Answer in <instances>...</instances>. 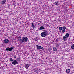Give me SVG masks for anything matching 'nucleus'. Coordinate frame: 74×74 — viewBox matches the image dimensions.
Wrapping results in <instances>:
<instances>
[{"mask_svg": "<svg viewBox=\"0 0 74 74\" xmlns=\"http://www.w3.org/2000/svg\"><path fill=\"white\" fill-rule=\"evenodd\" d=\"M4 42L5 44H8L9 42V40L6 39L4 40Z\"/></svg>", "mask_w": 74, "mask_h": 74, "instance_id": "9", "label": "nucleus"}, {"mask_svg": "<svg viewBox=\"0 0 74 74\" xmlns=\"http://www.w3.org/2000/svg\"><path fill=\"white\" fill-rule=\"evenodd\" d=\"M38 40V39H37V38H35V41H37Z\"/></svg>", "mask_w": 74, "mask_h": 74, "instance_id": "22", "label": "nucleus"}, {"mask_svg": "<svg viewBox=\"0 0 74 74\" xmlns=\"http://www.w3.org/2000/svg\"><path fill=\"white\" fill-rule=\"evenodd\" d=\"M29 66H30V65L29 64H26L25 65V67L26 69H28V68Z\"/></svg>", "mask_w": 74, "mask_h": 74, "instance_id": "10", "label": "nucleus"}, {"mask_svg": "<svg viewBox=\"0 0 74 74\" xmlns=\"http://www.w3.org/2000/svg\"><path fill=\"white\" fill-rule=\"evenodd\" d=\"M66 72L67 73H69L70 72V69H68L66 70Z\"/></svg>", "mask_w": 74, "mask_h": 74, "instance_id": "13", "label": "nucleus"}, {"mask_svg": "<svg viewBox=\"0 0 74 74\" xmlns=\"http://www.w3.org/2000/svg\"><path fill=\"white\" fill-rule=\"evenodd\" d=\"M36 46L37 47V48L38 49H42V50H44V48L43 47L41 46H39L38 45H36Z\"/></svg>", "mask_w": 74, "mask_h": 74, "instance_id": "5", "label": "nucleus"}, {"mask_svg": "<svg viewBox=\"0 0 74 74\" xmlns=\"http://www.w3.org/2000/svg\"><path fill=\"white\" fill-rule=\"evenodd\" d=\"M0 2L2 4H5L6 3V0H2Z\"/></svg>", "mask_w": 74, "mask_h": 74, "instance_id": "7", "label": "nucleus"}, {"mask_svg": "<svg viewBox=\"0 0 74 74\" xmlns=\"http://www.w3.org/2000/svg\"><path fill=\"white\" fill-rule=\"evenodd\" d=\"M10 60L11 62H13L14 61V60H13V59L11 58H10Z\"/></svg>", "mask_w": 74, "mask_h": 74, "instance_id": "20", "label": "nucleus"}, {"mask_svg": "<svg viewBox=\"0 0 74 74\" xmlns=\"http://www.w3.org/2000/svg\"><path fill=\"white\" fill-rule=\"evenodd\" d=\"M19 41L21 43H22V42H24V41H23V40L22 39H19Z\"/></svg>", "mask_w": 74, "mask_h": 74, "instance_id": "12", "label": "nucleus"}, {"mask_svg": "<svg viewBox=\"0 0 74 74\" xmlns=\"http://www.w3.org/2000/svg\"><path fill=\"white\" fill-rule=\"evenodd\" d=\"M23 40L24 42H25L27 41V40H28V38L26 37H23Z\"/></svg>", "mask_w": 74, "mask_h": 74, "instance_id": "4", "label": "nucleus"}, {"mask_svg": "<svg viewBox=\"0 0 74 74\" xmlns=\"http://www.w3.org/2000/svg\"><path fill=\"white\" fill-rule=\"evenodd\" d=\"M32 26H34V24H33V23H32Z\"/></svg>", "mask_w": 74, "mask_h": 74, "instance_id": "25", "label": "nucleus"}, {"mask_svg": "<svg viewBox=\"0 0 74 74\" xmlns=\"http://www.w3.org/2000/svg\"><path fill=\"white\" fill-rule=\"evenodd\" d=\"M55 5H57V6H58V5H59V2H55L54 3Z\"/></svg>", "mask_w": 74, "mask_h": 74, "instance_id": "14", "label": "nucleus"}, {"mask_svg": "<svg viewBox=\"0 0 74 74\" xmlns=\"http://www.w3.org/2000/svg\"><path fill=\"white\" fill-rule=\"evenodd\" d=\"M44 29V26H42L40 27V28L39 29V30H43V29Z\"/></svg>", "mask_w": 74, "mask_h": 74, "instance_id": "11", "label": "nucleus"}, {"mask_svg": "<svg viewBox=\"0 0 74 74\" xmlns=\"http://www.w3.org/2000/svg\"><path fill=\"white\" fill-rule=\"evenodd\" d=\"M27 24H28V23H27Z\"/></svg>", "mask_w": 74, "mask_h": 74, "instance_id": "29", "label": "nucleus"}, {"mask_svg": "<svg viewBox=\"0 0 74 74\" xmlns=\"http://www.w3.org/2000/svg\"><path fill=\"white\" fill-rule=\"evenodd\" d=\"M38 25H40V23H38Z\"/></svg>", "mask_w": 74, "mask_h": 74, "instance_id": "28", "label": "nucleus"}, {"mask_svg": "<svg viewBox=\"0 0 74 74\" xmlns=\"http://www.w3.org/2000/svg\"><path fill=\"white\" fill-rule=\"evenodd\" d=\"M62 33H64V32H65L64 31L66 30V27H65V26H63L62 27Z\"/></svg>", "mask_w": 74, "mask_h": 74, "instance_id": "8", "label": "nucleus"}, {"mask_svg": "<svg viewBox=\"0 0 74 74\" xmlns=\"http://www.w3.org/2000/svg\"><path fill=\"white\" fill-rule=\"evenodd\" d=\"M53 41H54V40H53Z\"/></svg>", "mask_w": 74, "mask_h": 74, "instance_id": "30", "label": "nucleus"}, {"mask_svg": "<svg viewBox=\"0 0 74 74\" xmlns=\"http://www.w3.org/2000/svg\"><path fill=\"white\" fill-rule=\"evenodd\" d=\"M13 57L14 58H15V59H16V55H14Z\"/></svg>", "mask_w": 74, "mask_h": 74, "instance_id": "21", "label": "nucleus"}, {"mask_svg": "<svg viewBox=\"0 0 74 74\" xmlns=\"http://www.w3.org/2000/svg\"><path fill=\"white\" fill-rule=\"evenodd\" d=\"M33 28H35V27H36L34 26V25H33V26H32Z\"/></svg>", "mask_w": 74, "mask_h": 74, "instance_id": "26", "label": "nucleus"}, {"mask_svg": "<svg viewBox=\"0 0 74 74\" xmlns=\"http://www.w3.org/2000/svg\"><path fill=\"white\" fill-rule=\"evenodd\" d=\"M43 32H44L45 33H47V30H44L43 31Z\"/></svg>", "mask_w": 74, "mask_h": 74, "instance_id": "23", "label": "nucleus"}, {"mask_svg": "<svg viewBox=\"0 0 74 74\" xmlns=\"http://www.w3.org/2000/svg\"><path fill=\"white\" fill-rule=\"evenodd\" d=\"M47 33H46L44 32H42L41 33V36L42 37H45L47 36Z\"/></svg>", "mask_w": 74, "mask_h": 74, "instance_id": "2", "label": "nucleus"}, {"mask_svg": "<svg viewBox=\"0 0 74 74\" xmlns=\"http://www.w3.org/2000/svg\"><path fill=\"white\" fill-rule=\"evenodd\" d=\"M14 48H15V47L14 46L10 48H9V47H8V48L6 49L5 50L7 51H12V50L14 49Z\"/></svg>", "mask_w": 74, "mask_h": 74, "instance_id": "1", "label": "nucleus"}, {"mask_svg": "<svg viewBox=\"0 0 74 74\" xmlns=\"http://www.w3.org/2000/svg\"><path fill=\"white\" fill-rule=\"evenodd\" d=\"M20 60H21L20 57H18L17 59V61H20Z\"/></svg>", "mask_w": 74, "mask_h": 74, "instance_id": "18", "label": "nucleus"}, {"mask_svg": "<svg viewBox=\"0 0 74 74\" xmlns=\"http://www.w3.org/2000/svg\"><path fill=\"white\" fill-rule=\"evenodd\" d=\"M53 50L54 51H57V49L56 47H54L53 48Z\"/></svg>", "mask_w": 74, "mask_h": 74, "instance_id": "15", "label": "nucleus"}, {"mask_svg": "<svg viewBox=\"0 0 74 74\" xmlns=\"http://www.w3.org/2000/svg\"><path fill=\"white\" fill-rule=\"evenodd\" d=\"M71 48L72 49H73L74 50V44H73L71 45Z\"/></svg>", "mask_w": 74, "mask_h": 74, "instance_id": "16", "label": "nucleus"}, {"mask_svg": "<svg viewBox=\"0 0 74 74\" xmlns=\"http://www.w3.org/2000/svg\"><path fill=\"white\" fill-rule=\"evenodd\" d=\"M66 38H63V39H64L63 40L64 41H66Z\"/></svg>", "mask_w": 74, "mask_h": 74, "instance_id": "24", "label": "nucleus"}, {"mask_svg": "<svg viewBox=\"0 0 74 74\" xmlns=\"http://www.w3.org/2000/svg\"><path fill=\"white\" fill-rule=\"evenodd\" d=\"M12 64L14 65H16V64H18V61L16 60L13 59V61L12 62Z\"/></svg>", "mask_w": 74, "mask_h": 74, "instance_id": "3", "label": "nucleus"}, {"mask_svg": "<svg viewBox=\"0 0 74 74\" xmlns=\"http://www.w3.org/2000/svg\"><path fill=\"white\" fill-rule=\"evenodd\" d=\"M69 36V33H66V34L65 36L63 37V38H68Z\"/></svg>", "mask_w": 74, "mask_h": 74, "instance_id": "6", "label": "nucleus"}, {"mask_svg": "<svg viewBox=\"0 0 74 74\" xmlns=\"http://www.w3.org/2000/svg\"><path fill=\"white\" fill-rule=\"evenodd\" d=\"M56 48H59L60 46H59V44H57L56 45Z\"/></svg>", "mask_w": 74, "mask_h": 74, "instance_id": "17", "label": "nucleus"}, {"mask_svg": "<svg viewBox=\"0 0 74 74\" xmlns=\"http://www.w3.org/2000/svg\"><path fill=\"white\" fill-rule=\"evenodd\" d=\"M59 30H60V31H61V30H62V27H59Z\"/></svg>", "mask_w": 74, "mask_h": 74, "instance_id": "19", "label": "nucleus"}, {"mask_svg": "<svg viewBox=\"0 0 74 74\" xmlns=\"http://www.w3.org/2000/svg\"><path fill=\"white\" fill-rule=\"evenodd\" d=\"M18 38H20V39H21V37L20 36H19L18 37Z\"/></svg>", "mask_w": 74, "mask_h": 74, "instance_id": "27", "label": "nucleus"}]
</instances>
